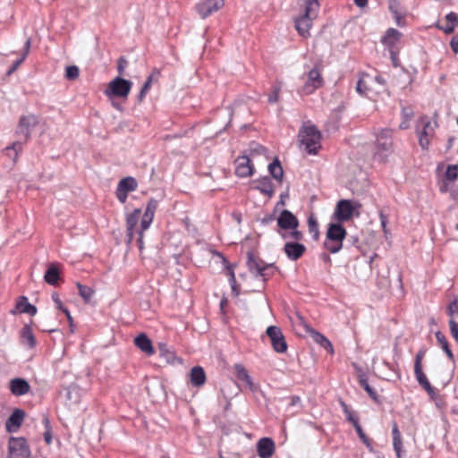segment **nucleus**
I'll list each match as a JSON object with an SVG mask.
<instances>
[{"label":"nucleus","instance_id":"nucleus-1","mask_svg":"<svg viewBox=\"0 0 458 458\" xmlns=\"http://www.w3.org/2000/svg\"><path fill=\"white\" fill-rule=\"evenodd\" d=\"M297 216L288 209H283L276 217V233L282 239L303 240L304 234L299 230Z\"/></svg>","mask_w":458,"mask_h":458},{"label":"nucleus","instance_id":"nucleus-2","mask_svg":"<svg viewBox=\"0 0 458 458\" xmlns=\"http://www.w3.org/2000/svg\"><path fill=\"white\" fill-rule=\"evenodd\" d=\"M300 4L303 7V13L295 19V29L300 35L306 38L310 36L312 21L317 17L319 4L318 0H300Z\"/></svg>","mask_w":458,"mask_h":458},{"label":"nucleus","instance_id":"nucleus-3","mask_svg":"<svg viewBox=\"0 0 458 458\" xmlns=\"http://www.w3.org/2000/svg\"><path fill=\"white\" fill-rule=\"evenodd\" d=\"M321 132L316 125L310 122L304 123L298 132V140L301 145L305 147V150L310 155H316L321 148Z\"/></svg>","mask_w":458,"mask_h":458},{"label":"nucleus","instance_id":"nucleus-4","mask_svg":"<svg viewBox=\"0 0 458 458\" xmlns=\"http://www.w3.org/2000/svg\"><path fill=\"white\" fill-rule=\"evenodd\" d=\"M346 234V230L341 223H330L324 242L325 249L333 254L339 252Z\"/></svg>","mask_w":458,"mask_h":458},{"label":"nucleus","instance_id":"nucleus-5","mask_svg":"<svg viewBox=\"0 0 458 458\" xmlns=\"http://www.w3.org/2000/svg\"><path fill=\"white\" fill-rule=\"evenodd\" d=\"M247 267L255 277H261L264 282L277 271L275 263H266L251 251L247 252Z\"/></svg>","mask_w":458,"mask_h":458},{"label":"nucleus","instance_id":"nucleus-6","mask_svg":"<svg viewBox=\"0 0 458 458\" xmlns=\"http://www.w3.org/2000/svg\"><path fill=\"white\" fill-rule=\"evenodd\" d=\"M31 450L25 437H11L6 458H30Z\"/></svg>","mask_w":458,"mask_h":458},{"label":"nucleus","instance_id":"nucleus-7","mask_svg":"<svg viewBox=\"0 0 458 458\" xmlns=\"http://www.w3.org/2000/svg\"><path fill=\"white\" fill-rule=\"evenodd\" d=\"M38 124V117L35 114H30L20 117L15 134L21 140L26 143L31 135V131Z\"/></svg>","mask_w":458,"mask_h":458},{"label":"nucleus","instance_id":"nucleus-8","mask_svg":"<svg viewBox=\"0 0 458 458\" xmlns=\"http://www.w3.org/2000/svg\"><path fill=\"white\" fill-rule=\"evenodd\" d=\"M131 81L117 76L109 82L105 93L107 96L126 98L131 91Z\"/></svg>","mask_w":458,"mask_h":458},{"label":"nucleus","instance_id":"nucleus-9","mask_svg":"<svg viewBox=\"0 0 458 458\" xmlns=\"http://www.w3.org/2000/svg\"><path fill=\"white\" fill-rule=\"evenodd\" d=\"M323 84L324 80L321 75V72L317 66H315L308 72L307 81L299 92L301 95H310L316 89L321 88Z\"/></svg>","mask_w":458,"mask_h":458},{"label":"nucleus","instance_id":"nucleus-10","mask_svg":"<svg viewBox=\"0 0 458 458\" xmlns=\"http://www.w3.org/2000/svg\"><path fill=\"white\" fill-rule=\"evenodd\" d=\"M360 208V204L350 199H341L337 202L334 218L340 222H345L352 218L356 208Z\"/></svg>","mask_w":458,"mask_h":458},{"label":"nucleus","instance_id":"nucleus-11","mask_svg":"<svg viewBox=\"0 0 458 458\" xmlns=\"http://www.w3.org/2000/svg\"><path fill=\"white\" fill-rule=\"evenodd\" d=\"M285 242L283 251L291 261H297L306 252V246L301 243L302 240L283 239Z\"/></svg>","mask_w":458,"mask_h":458},{"label":"nucleus","instance_id":"nucleus-12","mask_svg":"<svg viewBox=\"0 0 458 458\" xmlns=\"http://www.w3.org/2000/svg\"><path fill=\"white\" fill-rule=\"evenodd\" d=\"M269 337L273 350L278 353H284L287 351V343L280 327L269 326L266 330Z\"/></svg>","mask_w":458,"mask_h":458},{"label":"nucleus","instance_id":"nucleus-13","mask_svg":"<svg viewBox=\"0 0 458 458\" xmlns=\"http://www.w3.org/2000/svg\"><path fill=\"white\" fill-rule=\"evenodd\" d=\"M377 154L386 157L393 151V131L391 129H382L377 135L376 140Z\"/></svg>","mask_w":458,"mask_h":458},{"label":"nucleus","instance_id":"nucleus-14","mask_svg":"<svg viewBox=\"0 0 458 458\" xmlns=\"http://www.w3.org/2000/svg\"><path fill=\"white\" fill-rule=\"evenodd\" d=\"M225 5V0H199L195 9L201 19H206L219 11Z\"/></svg>","mask_w":458,"mask_h":458},{"label":"nucleus","instance_id":"nucleus-15","mask_svg":"<svg viewBox=\"0 0 458 458\" xmlns=\"http://www.w3.org/2000/svg\"><path fill=\"white\" fill-rule=\"evenodd\" d=\"M25 418V411L21 409H15L5 422L6 431L9 433L16 432L21 426Z\"/></svg>","mask_w":458,"mask_h":458},{"label":"nucleus","instance_id":"nucleus-16","mask_svg":"<svg viewBox=\"0 0 458 458\" xmlns=\"http://www.w3.org/2000/svg\"><path fill=\"white\" fill-rule=\"evenodd\" d=\"M235 174L239 177H248L252 175L254 167L247 156L238 157L235 160Z\"/></svg>","mask_w":458,"mask_h":458},{"label":"nucleus","instance_id":"nucleus-17","mask_svg":"<svg viewBox=\"0 0 458 458\" xmlns=\"http://www.w3.org/2000/svg\"><path fill=\"white\" fill-rule=\"evenodd\" d=\"M275 449V442L270 437H262L257 443V452L260 458H271Z\"/></svg>","mask_w":458,"mask_h":458},{"label":"nucleus","instance_id":"nucleus-18","mask_svg":"<svg viewBox=\"0 0 458 458\" xmlns=\"http://www.w3.org/2000/svg\"><path fill=\"white\" fill-rule=\"evenodd\" d=\"M141 211L139 208L134 209L126 217V242L131 244L134 237V229L137 225Z\"/></svg>","mask_w":458,"mask_h":458},{"label":"nucleus","instance_id":"nucleus-19","mask_svg":"<svg viewBox=\"0 0 458 458\" xmlns=\"http://www.w3.org/2000/svg\"><path fill=\"white\" fill-rule=\"evenodd\" d=\"M9 389L13 395L21 396L30 391V386L25 378L15 377L10 380Z\"/></svg>","mask_w":458,"mask_h":458},{"label":"nucleus","instance_id":"nucleus-20","mask_svg":"<svg viewBox=\"0 0 458 458\" xmlns=\"http://www.w3.org/2000/svg\"><path fill=\"white\" fill-rule=\"evenodd\" d=\"M234 369L237 379L244 384L251 392L255 393L258 390V386L252 382L247 369L242 364H236Z\"/></svg>","mask_w":458,"mask_h":458},{"label":"nucleus","instance_id":"nucleus-21","mask_svg":"<svg viewBox=\"0 0 458 458\" xmlns=\"http://www.w3.org/2000/svg\"><path fill=\"white\" fill-rule=\"evenodd\" d=\"M458 177V165H449L445 173L440 191L446 192L449 190V184L454 182Z\"/></svg>","mask_w":458,"mask_h":458},{"label":"nucleus","instance_id":"nucleus-22","mask_svg":"<svg viewBox=\"0 0 458 458\" xmlns=\"http://www.w3.org/2000/svg\"><path fill=\"white\" fill-rule=\"evenodd\" d=\"M159 356L168 364H174L178 360L174 349L166 343L160 342L157 344Z\"/></svg>","mask_w":458,"mask_h":458},{"label":"nucleus","instance_id":"nucleus-23","mask_svg":"<svg viewBox=\"0 0 458 458\" xmlns=\"http://www.w3.org/2000/svg\"><path fill=\"white\" fill-rule=\"evenodd\" d=\"M135 345L141 350L142 352H146L148 355H152L155 352L154 347L152 345L151 340L147 336L146 334H140L135 339H134Z\"/></svg>","mask_w":458,"mask_h":458},{"label":"nucleus","instance_id":"nucleus-24","mask_svg":"<svg viewBox=\"0 0 458 458\" xmlns=\"http://www.w3.org/2000/svg\"><path fill=\"white\" fill-rule=\"evenodd\" d=\"M160 75V72L157 69H154V71L148 76L146 81L142 85L137 98L139 102H142L145 98L147 93L149 91L151 85L154 81H157Z\"/></svg>","mask_w":458,"mask_h":458},{"label":"nucleus","instance_id":"nucleus-25","mask_svg":"<svg viewBox=\"0 0 458 458\" xmlns=\"http://www.w3.org/2000/svg\"><path fill=\"white\" fill-rule=\"evenodd\" d=\"M191 383L193 386L199 387L206 382V373L202 367L195 366L191 369Z\"/></svg>","mask_w":458,"mask_h":458},{"label":"nucleus","instance_id":"nucleus-26","mask_svg":"<svg viewBox=\"0 0 458 458\" xmlns=\"http://www.w3.org/2000/svg\"><path fill=\"white\" fill-rule=\"evenodd\" d=\"M253 188L259 191L261 193L267 195L271 198L274 195L275 190L271 179L268 176H265L259 181H256Z\"/></svg>","mask_w":458,"mask_h":458},{"label":"nucleus","instance_id":"nucleus-27","mask_svg":"<svg viewBox=\"0 0 458 458\" xmlns=\"http://www.w3.org/2000/svg\"><path fill=\"white\" fill-rule=\"evenodd\" d=\"M393 446L397 458H403V440L396 422H394L392 428Z\"/></svg>","mask_w":458,"mask_h":458},{"label":"nucleus","instance_id":"nucleus-28","mask_svg":"<svg viewBox=\"0 0 458 458\" xmlns=\"http://www.w3.org/2000/svg\"><path fill=\"white\" fill-rule=\"evenodd\" d=\"M21 338L23 344L29 348H34L37 341L30 325H25L21 331Z\"/></svg>","mask_w":458,"mask_h":458},{"label":"nucleus","instance_id":"nucleus-29","mask_svg":"<svg viewBox=\"0 0 458 458\" xmlns=\"http://www.w3.org/2000/svg\"><path fill=\"white\" fill-rule=\"evenodd\" d=\"M16 309L21 313L30 314V316H34L37 313V308L30 304L28 301V298L25 296H21L16 303Z\"/></svg>","mask_w":458,"mask_h":458},{"label":"nucleus","instance_id":"nucleus-30","mask_svg":"<svg viewBox=\"0 0 458 458\" xmlns=\"http://www.w3.org/2000/svg\"><path fill=\"white\" fill-rule=\"evenodd\" d=\"M402 33L396 29L390 28L386 30V35L382 38V43L388 47H393L400 39Z\"/></svg>","mask_w":458,"mask_h":458},{"label":"nucleus","instance_id":"nucleus-31","mask_svg":"<svg viewBox=\"0 0 458 458\" xmlns=\"http://www.w3.org/2000/svg\"><path fill=\"white\" fill-rule=\"evenodd\" d=\"M60 270L55 264H51L47 269L44 279L50 285H55L59 280Z\"/></svg>","mask_w":458,"mask_h":458},{"label":"nucleus","instance_id":"nucleus-32","mask_svg":"<svg viewBox=\"0 0 458 458\" xmlns=\"http://www.w3.org/2000/svg\"><path fill=\"white\" fill-rule=\"evenodd\" d=\"M311 336L317 344H318L322 348L327 350L329 353H334V347L332 343L322 334L318 331L312 330Z\"/></svg>","mask_w":458,"mask_h":458},{"label":"nucleus","instance_id":"nucleus-33","mask_svg":"<svg viewBox=\"0 0 458 458\" xmlns=\"http://www.w3.org/2000/svg\"><path fill=\"white\" fill-rule=\"evenodd\" d=\"M30 45H31V40L30 38H27V40L25 41L24 43V47H23V53L21 55V56L17 59L13 64L12 66L8 69V71L6 72V75H11L12 73H13L18 68L19 66L23 63V61L26 59L29 52H30Z\"/></svg>","mask_w":458,"mask_h":458},{"label":"nucleus","instance_id":"nucleus-34","mask_svg":"<svg viewBox=\"0 0 458 458\" xmlns=\"http://www.w3.org/2000/svg\"><path fill=\"white\" fill-rule=\"evenodd\" d=\"M414 373L416 376V379L419 382V384L427 391V393L429 395H432L435 394L434 388L430 385L429 381L428 380L426 375L422 371L421 369H415Z\"/></svg>","mask_w":458,"mask_h":458},{"label":"nucleus","instance_id":"nucleus-35","mask_svg":"<svg viewBox=\"0 0 458 458\" xmlns=\"http://www.w3.org/2000/svg\"><path fill=\"white\" fill-rule=\"evenodd\" d=\"M268 171L271 176L276 181L282 182L284 176V170L281 163L277 157L268 165Z\"/></svg>","mask_w":458,"mask_h":458},{"label":"nucleus","instance_id":"nucleus-36","mask_svg":"<svg viewBox=\"0 0 458 458\" xmlns=\"http://www.w3.org/2000/svg\"><path fill=\"white\" fill-rule=\"evenodd\" d=\"M137 186L138 183L136 179L131 176L122 179L117 185V187L120 189V191H125L127 193L135 191Z\"/></svg>","mask_w":458,"mask_h":458},{"label":"nucleus","instance_id":"nucleus-37","mask_svg":"<svg viewBox=\"0 0 458 458\" xmlns=\"http://www.w3.org/2000/svg\"><path fill=\"white\" fill-rule=\"evenodd\" d=\"M22 145L23 143L21 140H16L4 148L6 156H8L13 163L17 161L18 155L22 150Z\"/></svg>","mask_w":458,"mask_h":458},{"label":"nucleus","instance_id":"nucleus-38","mask_svg":"<svg viewBox=\"0 0 458 458\" xmlns=\"http://www.w3.org/2000/svg\"><path fill=\"white\" fill-rule=\"evenodd\" d=\"M436 338H437V343L439 344V345L441 346V348L443 349V351L445 352V354L447 355L448 359L452 361L454 360V356L449 347V344L445 338V336L440 332V331H437L436 333Z\"/></svg>","mask_w":458,"mask_h":458},{"label":"nucleus","instance_id":"nucleus-39","mask_svg":"<svg viewBox=\"0 0 458 458\" xmlns=\"http://www.w3.org/2000/svg\"><path fill=\"white\" fill-rule=\"evenodd\" d=\"M308 230L309 233L312 235V239L314 241H318L320 235L318 223L313 214L308 217Z\"/></svg>","mask_w":458,"mask_h":458},{"label":"nucleus","instance_id":"nucleus-40","mask_svg":"<svg viewBox=\"0 0 458 458\" xmlns=\"http://www.w3.org/2000/svg\"><path fill=\"white\" fill-rule=\"evenodd\" d=\"M221 258L223 259V262L225 264V267L227 269V273H228V275L230 276L229 282H230V284H231V287H232V291L234 293V295L237 296V295H239L240 291H239L238 286L236 284V279H235L233 269L232 266L229 264V262L227 261V259L224 256L221 255Z\"/></svg>","mask_w":458,"mask_h":458},{"label":"nucleus","instance_id":"nucleus-41","mask_svg":"<svg viewBox=\"0 0 458 458\" xmlns=\"http://www.w3.org/2000/svg\"><path fill=\"white\" fill-rule=\"evenodd\" d=\"M359 383L371 399L377 401L378 395L377 392L369 386L368 377L365 375H360L359 377Z\"/></svg>","mask_w":458,"mask_h":458},{"label":"nucleus","instance_id":"nucleus-42","mask_svg":"<svg viewBox=\"0 0 458 458\" xmlns=\"http://www.w3.org/2000/svg\"><path fill=\"white\" fill-rule=\"evenodd\" d=\"M340 404L343 408L344 413L345 414L346 420L352 424L354 428L358 427L360 425L359 419L353 415L349 406L344 401H340Z\"/></svg>","mask_w":458,"mask_h":458},{"label":"nucleus","instance_id":"nucleus-43","mask_svg":"<svg viewBox=\"0 0 458 458\" xmlns=\"http://www.w3.org/2000/svg\"><path fill=\"white\" fill-rule=\"evenodd\" d=\"M77 287L81 297L85 301V302H89L94 294V291L90 287L80 283L77 284Z\"/></svg>","mask_w":458,"mask_h":458},{"label":"nucleus","instance_id":"nucleus-44","mask_svg":"<svg viewBox=\"0 0 458 458\" xmlns=\"http://www.w3.org/2000/svg\"><path fill=\"white\" fill-rule=\"evenodd\" d=\"M80 69L76 65H69L65 69V79L68 81H75L79 78Z\"/></svg>","mask_w":458,"mask_h":458},{"label":"nucleus","instance_id":"nucleus-45","mask_svg":"<svg viewBox=\"0 0 458 458\" xmlns=\"http://www.w3.org/2000/svg\"><path fill=\"white\" fill-rule=\"evenodd\" d=\"M43 424L46 428V431L44 432V440L47 445H50L52 443V433H51V427H50V421L47 416H44L43 418Z\"/></svg>","mask_w":458,"mask_h":458},{"label":"nucleus","instance_id":"nucleus-46","mask_svg":"<svg viewBox=\"0 0 458 458\" xmlns=\"http://www.w3.org/2000/svg\"><path fill=\"white\" fill-rule=\"evenodd\" d=\"M355 430L362 441V443L369 449V451L373 450L371 440L366 436L360 425L355 428Z\"/></svg>","mask_w":458,"mask_h":458},{"label":"nucleus","instance_id":"nucleus-47","mask_svg":"<svg viewBox=\"0 0 458 458\" xmlns=\"http://www.w3.org/2000/svg\"><path fill=\"white\" fill-rule=\"evenodd\" d=\"M157 200L151 199L148 200L144 215L154 217L155 211L157 208Z\"/></svg>","mask_w":458,"mask_h":458},{"label":"nucleus","instance_id":"nucleus-48","mask_svg":"<svg viewBox=\"0 0 458 458\" xmlns=\"http://www.w3.org/2000/svg\"><path fill=\"white\" fill-rule=\"evenodd\" d=\"M420 123L423 128L421 131H419V135L429 136L433 132V126L431 125V123L424 119H422Z\"/></svg>","mask_w":458,"mask_h":458},{"label":"nucleus","instance_id":"nucleus-49","mask_svg":"<svg viewBox=\"0 0 458 458\" xmlns=\"http://www.w3.org/2000/svg\"><path fill=\"white\" fill-rule=\"evenodd\" d=\"M446 313L449 317H451V319H453L454 315L458 314V300L457 299H454V301H452L449 303V305L447 307Z\"/></svg>","mask_w":458,"mask_h":458},{"label":"nucleus","instance_id":"nucleus-50","mask_svg":"<svg viewBox=\"0 0 458 458\" xmlns=\"http://www.w3.org/2000/svg\"><path fill=\"white\" fill-rule=\"evenodd\" d=\"M128 65V61L124 56H120L117 61V71L120 75L124 74L125 68Z\"/></svg>","mask_w":458,"mask_h":458},{"label":"nucleus","instance_id":"nucleus-51","mask_svg":"<svg viewBox=\"0 0 458 458\" xmlns=\"http://www.w3.org/2000/svg\"><path fill=\"white\" fill-rule=\"evenodd\" d=\"M152 221H153V217L148 216V215H143V217H142L141 223H140V229L138 230L137 233L138 232L143 233V231H145L146 229H148Z\"/></svg>","mask_w":458,"mask_h":458},{"label":"nucleus","instance_id":"nucleus-52","mask_svg":"<svg viewBox=\"0 0 458 458\" xmlns=\"http://www.w3.org/2000/svg\"><path fill=\"white\" fill-rule=\"evenodd\" d=\"M279 92H280V86H274L273 91L268 96V102L270 104H274L277 102L279 98Z\"/></svg>","mask_w":458,"mask_h":458},{"label":"nucleus","instance_id":"nucleus-53","mask_svg":"<svg viewBox=\"0 0 458 458\" xmlns=\"http://www.w3.org/2000/svg\"><path fill=\"white\" fill-rule=\"evenodd\" d=\"M449 327L452 336L458 344V323H456L454 319H450Z\"/></svg>","mask_w":458,"mask_h":458},{"label":"nucleus","instance_id":"nucleus-54","mask_svg":"<svg viewBox=\"0 0 458 458\" xmlns=\"http://www.w3.org/2000/svg\"><path fill=\"white\" fill-rule=\"evenodd\" d=\"M425 355V350H420L415 357V362H414V369H421V360Z\"/></svg>","mask_w":458,"mask_h":458},{"label":"nucleus","instance_id":"nucleus-55","mask_svg":"<svg viewBox=\"0 0 458 458\" xmlns=\"http://www.w3.org/2000/svg\"><path fill=\"white\" fill-rule=\"evenodd\" d=\"M445 20L450 24H453L454 26L458 25V14L454 12H450L449 13H447L445 15Z\"/></svg>","mask_w":458,"mask_h":458},{"label":"nucleus","instance_id":"nucleus-56","mask_svg":"<svg viewBox=\"0 0 458 458\" xmlns=\"http://www.w3.org/2000/svg\"><path fill=\"white\" fill-rule=\"evenodd\" d=\"M116 198L118 200L124 204L127 200L128 193L125 191H120V189L117 187L115 191Z\"/></svg>","mask_w":458,"mask_h":458},{"label":"nucleus","instance_id":"nucleus-57","mask_svg":"<svg viewBox=\"0 0 458 458\" xmlns=\"http://www.w3.org/2000/svg\"><path fill=\"white\" fill-rule=\"evenodd\" d=\"M52 300L54 301V302H55V306H56V308H57L58 310H63L65 308V307L63 305V303H62V301H61V300H60V298H59L58 293H54L52 294Z\"/></svg>","mask_w":458,"mask_h":458},{"label":"nucleus","instance_id":"nucleus-58","mask_svg":"<svg viewBox=\"0 0 458 458\" xmlns=\"http://www.w3.org/2000/svg\"><path fill=\"white\" fill-rule=\"evenodd\" d=\"M450 47L454 53L458 54V34L452 38Z\"/></svg>","mask_w":458,"mask_h":458},{"label":"nucleus","instance_id":"nucleus-59","mask_svg":"<svg viewBox=\"0 0 458 458\" xmlns=\"http://www.w3.org/2000/svg\"><path fill=\"white\" fill-rule=\"evenodd\" d=\"M428 136L419 135L420 145L424 149L427 148L429 144V140H428Z\"/></svg>","mask_w":458,"mask_h":458},{"label":"nucleus","instance_id":"nucleus-60","mask_svg":"<svg viewBox=\"0 0 458 458\" xmlns=\"http://www.w3.org/2000/svg\"><path fill=\"white\" fill-rule=\"evenodd\" d=\"M379 216H380V222H381V225H382V227L384 229V232L386 233V224L388 222L387 216L385 215L383 211H380L379 212Z\"/></svg>","mask_w":458,"mask_h":458},{"label":"nucleus","instance_id":"nucleus-61","mask_svg":"<svg viewBox=\"0 0 458 458\" xmlns=\"http://www.w3.org/2000/svg\"><path fill=\"white\" fill-rule=\"evenodd\" d=\"M275 219L276 220V217L275 216L274 214L267 215L261 219V224L267 225L269 223L273 222Z\"/></svg>","mask_w":458,"mask_h":458},{"label":"nucleus","instance_id":"nucleus-62","mask_svg":"<svg viewBox=\"0 0 458 458\" xmlns=\"http://www.w3.org/2000/svg\"><path fill=\"white\" fill-rule=\"evenodd\" d=\"M363 84H364L363 81L359 80L357 82V86H356V90L361 95L365 94V91H366V87H364Z\"/></svg>","mask_w":458,"mask_h":458},{"label":"nucleus","instance_id":"nucleus-63","mask_svg":"<svg viewBox=\"0 0 458 458\" xmlns=\"http://www.w3.org/2000/svg\"><path fill=\"white\" fill-rule=\"evenodd\" d=\"M445 34H452L454 30V25L448 23L445 27H439Z\"/></svg>","mask_w":458,"mask_h":458},{"label":"nucleus","instance_id":"nucleus-64","mask_svg":"<svg viewBox=\"0 0 458 458\" xmlns=\"http://www.w3.org/2000/svg\"><path fill=\"white\" fill-rule=\"evenodd\" d=\"M394 16L396 20L397 25L400 27L403 26V18L401 16L398 11H394Z\"/></svg>","mask_w":458,"mask_h":458}]
</instances>
